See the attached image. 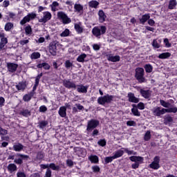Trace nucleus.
<instances>
[{
  "label": "nucleus",
  "mask_w": 177,
  "mask_h": 177,
  "mask_svg": "<svg viewBox=\"0 0 177 177\" xmlns=\"http://www.w3.org/2000/svg\"><path fill=\"white\" fill-rule=\"evenodd\" d=\"M122 150H124L125 153H127L129 156H131L132 154L135 155L136 154V152H133V151H129L128 149H122Z\"/></svg>",
  "instance_id": "13d9d810"
},
{
  "label": "nucleus",
  "mask_w": 177,
  "mask_h": 177,
  "mask_svg": "<svg viewBox=\"0 0 177 177\" xmlns=\"http://www.w3.org/2000/svg\"><path fill=\"white\" fill-rule=\"evenodd\" d=\"M88 7L89 8H93L94 9H97L99 7V1L96 0H92L88 2Z\"/></svg>",
  "instance_id": "a878e982"
},
{
  "label": "nucleus",
  "mask_w": 177,
  "mask_h": 177,
  "mask_svg": "<svg viewBox=\"0 0 177 177\" xmlns=\"http://www.w3.org/2000/svg\"><path fill=\"white\" fill-rule=\"evenodd\" d=\"M127 127H136V122L133 120H129L127 122Z\"/></svg>",
  "instance_id": "603ef678"
},
{
  "label": "nucleus",
  "mask_w": 177,
  "mask_h": 177,
  "mask_svg": "<svg viewBox=\"0 0 177 177\" xmlns=\"http://www.w3.org/2000/svg\"><path fill=\"white\" fill-rule=\"evenodd\" d=\"M77 88V91L79 93H86L88 92V86H84V84H79Z\"/></svg>",
  "instance_id": "a211bd4d"
},
{
  "label": "nucleus",
  "mask_w": 177,
  "mask_h": 177,
  "mask_svg": "<svg viewBox=\"0 0 177 177\" xmlns=\"http://www.w3.org/2000/svg\"><path fill=\"white\" fill-rule=\"evenodd\" d=\"M85 59H86V54L82 53L80 55L77 57L76 60L79 63H84V62H85Z\"/></svg>",
  "instance_id": "7c9ffc66"
},
{
  "label": "nucleus",
  "mask_w": 177,
  "mask_h": 177,
  "mask_svg": "<svg viewBox=\"0 0 177 177\" xmlns=\"http://www.w3.org/2000/svg\"><path fill=\"white\" fill-rule=\"evenodd\" d=\"M19 115H22V117H25L26 118L28 117H30L31 111L28 109H23L21 111H20Z\"/></svg>",
  "instance_id": "aec40b11"
},
{
  "label": "nucleus",
  "mask_w": 177,
  "mask_h": 177,
  "mask_svg": "<svg viewBox=\"0 0 177 177\" xmlns=\"http://www.w3.org/2000/svg\"><path fill=\"white\" fill-rule=\"evenodd\" d=\"M161 39H154L152 43V46L155 48V49H158L161 46Z\"/></svg>",
  "instance_id": "c756f323"
},
{
  "label": "nucleus",
  "mask_w": 177,
  "mask_h": 177,
  "mask_svg": "<svg viewBox=\"0 0 177 177\" xmlns=\"http://www.w3.org/2000/svg\"><path fill=\"white\" fill-rule=\"evenodd\" d=\"M150 168L152 169H160V157L155 156L153 161L149 165Z\"/></svg>",
  "instance_id": "f8f14e48"
},
{
  "label": "nucleus",
  "mask_w": 177,
  "mask_h": 177,
  "mask_svg": "<svg viewBox=\"0 0 177 177\" xmlns=\"http://www.w3.org/2000/svg\"><path fill=\"white\" fill-rule=\"evenodd\" d=\"M140 92L142 96L145 99H149V97H150V93L149 92V91H145L143 89H141Z\"/></svg>",
  "instance_id": "473e14b6"
},
{
  "label": "nucleus",
  "mask_w": 177,
  "mask_h": 177,
  "mask_svg": "<svg viewBox=\"0 0 177 177\" xmlns=\"http://www.w3.org/2000/svg\"><path fill=\"white\" fill-rule=\"evenodd\" d=\"M164 44L166 46V48H171V43H169V40H168V39H164Z\"/></svg>",
  "instance_id": "0e129e2a"
},
{
  "label": "nucleus",
  "mask_w": 177,
  "mask_h": 177,
  "mask_svg": "<svg viewBox=\"0 0 177 177\" xmlns=\"http://www.w3.org/2000/svg\"><path fill=\"white\" fill-rule=\"evenodd\" d=\"M17 67H19V64H15L12 62L7 63V68L9 73H16L17 70Z\"/></svg>",
  "instance_id": "ddd939ff"
},
{
  "label": "nucleus",
  "mask_w": 177,
  "mask_h": 177,
  "mask_svg": "<svg viewBox=\"0 0 177 177\" xmlns=\"http://www.w3.org/2000/svg\"><path fill=\"white\" fill-rule=\"evenodd\" d=\"M7 169L10 174H13V172L17 171V166L15 163H10L7 166Z\"/></svg>",
  "instance_id": "6ab92c4d"
},
{
  "label": "nucleus",
  "mask_w": 177,
  "mask_h": 177,
  "mask_svg": "<svg viewBox=\"0 0 177 177\" xmlns=\"http://www.w3.org/2000/svg\"><path fill=\"white\" fill-rule=\"evenodd\" d=\"M97 127H99V120L91 119L87 123L86 131L87 132H91V131H93Z\"/></svg>",
  "instance_id": "423d86ee"
},
{
  "label": "nucleus",
  "mask_w": 177,
  "mask_h": 177,
  "mask_svg": "<svg viewBox=\"0 0 177 177\" xmlns=\"http://www.w3.org/2000/svg\"><path fill=\"white\" fill-rule=\"evenodd\" d=\"M44 158H45V153H44V152L42 151L37 152V156H36V158L37 160H42Z\"/></svg>",
  "instance_id": "de8ad7c7"
},
{
  "label": "nucleus",
  "mask_w": 177,
  "mask_h": 177,
  "mask_svg": "<svg viewBox=\"0 0 177 177\" xmlns=\"http://www.w3.org/2000/svg\"><path fill=\"white\" fill-rule=\"evenodd\" d=\"M48 50L52 56H56L57 55V46L56 42H50L48 46Z\"/></svg>",
  "instance_id": "9b49d317"
},
{
  "label": "nucleus",
  "mask_w": 177,
  "mask_h": 177,
  "mask_svg": "<svg viewBox=\"0 0 177 177\" xmlns=\"http://www.w3.org/2000/svg\"><path fill=\"white\" fill-rule=\"evenodd\" d=\"M25 32L26 35H31L32 34V28L31 26L28 25L25 27Z\"/></svg>",
  "instance_id": "ea45409f"
},
{
  "label": "nucleus",
  "mask_w": 177,
  "mask_h": 177,
  "mask_svg": "<svg viewBox=\"0 0 177 177\" xmlns=\"http://www.w3.org/2000/svg\"><path fill=\"white\" fill-rule=\"evenodd\" d=\"M65 64V67L67 70H70V68H71V67H73V62H71V61L70 60H66L64 63Z\"/></svg>",
  "instance_id": "a18cd8bd"
},
{
  "label": "nucleus",
  "mask_w": 177,
  "mask_h": 177,
  "mask_svg": "<svg viewBox=\"0 0 177 177\" xmlns=\"http://www.w3.org/2000/svg\"><path fill=\"white\" fill-rule=\"evenodd\" d=\"M44 75V73H41L40 74L37 75L35 77V83L39 84V80H41V77Z\"/></svg>",
  "instance_id": "864d4df0"
},
{
  "label": "nucleus",
  "mask_w": 177,
  "mask_h": 177,
  "mask_svg": "<svg viewBox=\"0 0 177 177\" xmlns=\"http://www.w3.org/2000/svg\"><path fill=\"white\" fill-rule=\"evenodd\" d=\"M68 35H70V30L69 29H65L64 31H63L61 34H60V37H68Z\"/></svg>",
  "instance_id": "49530a36"
},
{
  "label": "nucleus",
  "mask_w": 177,
  "mask_h": 177,
  "mask_svg": "<svg viewBox=\"0 0 177 177\" xmlns=\"http://www.w3.org/2000/svg\"><path fill=\"white\" fill-rule=\"evenodd\" d=\"M17 177H27V176H26V174L24 172H21V171L17 172Z\"/></svg>",
  "instance_id": "338daca9"
},
{
  "label": "nucleus",
  "mask_w": 177,
  "mask_h": 177,
  "mask_svg": "<svg viewBox=\"0 0 177 177\" xmlns=\"http://www.w3.org/2000/svg\"><path fill=\"white\" fill-rule=\"evenodd\" d=\"M38 85H39V84L38 83H35L33 88H32V91H31L30 93H33V95H35V91H37V88H38Z\"/></svg>",
  "instance_id": "680f3d73"
},
{
  "label": "nucleus",
  "mask_w": 177,
  "mask_h": 177,
  "mask_svg": "<svg viewBox=\"0 0 177 177\" xmlns=\"http://www.w3.org/2000/svg\"><path fill=\"white\" fill-rule=\"evenodd\" d=\"M111 102V95H106L103 97H99L97 99L98 104H106V103H110Z\"/></svg>",
  "instance_id": "6e6552de"
},
{
  "label": "nucleus",
  "mask_w": 177,
  "mask_h": 177,
  "mask_svg": "<svg viewBox=\"0 0 177 177\" xmlns=\"http://www.w3.org/2000/svg\"><path fill=\"white\" fill-rule=\"evenodd\" d=\"M58 114H59L62 118H64V117L67 115V108L66 106H61L58 111Z\"/></svg>",
  "instance_id": "412c9836"
},
{
  "label": "nucleus",
  "mask_w": 177,
  "mask_h": 177,
  "mask_svg": "<svg viewBox=\"0 0 177 177\" xmlns=\"http://www.w3.org/2000/svg\"><path fill=\"white\" fill-rule=\"evenodd\" d=\"M151 111L153 115H156V117H160V115H164L165 113H176L177 108L174 107V108L166 109L164 108L161 109L160 107H155L152 109Z\"/></svg>",
  "instance_id": "f257e3e1"
},
{
  "label": "nucleus",
  "mask_w": 177,
  "mask_h": 177,
  "mask_svg": "<svg viewBox=\"0 0 177 177\" xmlns=\"http://www.w3.org/2000/svg\"><path fill=\"white\" fill-rule=\"evenodd\" d=\"M0 135L1 136H5L6 135H8V130L2 128L0 125Z\"/></svg>",
  "instance_id": "3c124183"
},
{
  "label": "nucleus",
  "mask_w": 177,
  "mask_h": 177,
  "mask_svg": "<svg viewBox=\"0 0 177 177\" xmlns=\"http://www.w3.org/2000/svg\"><path fill=\"white\" fill-rule=\"evenodd\" d=\"M97 145H99V146H101L102 147H104V146H106V140H100L97 142Z\"/></svg>",
  "instance_id": "bf43d9fd"
},
{
  "label": "nucleus",
  "mask_w": 177,
  "mask_h": 177,
  "mask_svg": "<svg viewBox=\"0 0 177 177\" xmlns=\"http://www.w3.org/2000/svg\"><path fill=\"white\" fill-rule=\"evenodd\" d=\"M106 31H107V28L104 26H95L92 29V34L94 37H96V38H100V36L106 34Z\"/></svg>",
  "instance_id": "f03ea898"
},
{
  "label": "nucleus",
  "mask_w": 177,
  "mask_h": 177,
  "mask_svg": "<svg viewBox=\"0 0 177 177\" xmlns=\"http://www.w3.org/2000/svg\"><path fill=\"white\" fill-rule=\"evenodd\" d=\"M177 3H176V0H170L169 2V9L172 10V9H175V8L176 7Z\"/></svg>",
  "instance_id": "f704fd0d"
},
{
  "label": "nucleus",
  "mask_w": 177,
  "mask_h": 177,
  "mask_svg": "<svg viewBox=\"0 0 177 177\" xmlns=\"http://www.w3.org/2000/svg\"><path fill=\"white\" fill-rule=\"evenodd\" d=\"M105 164H109V162H111V156H108L104 158Z\"/></svg>",
  "instance_id": "774afa93"
},
{
  "label": "nucleus",
  "mask_w": 177,
  "mask_h": 177,
  "mask_svg": "<svg viewBox=\"0 0 177 177\" xmlns=\"http://www.w3.org/2000/svg\"><path fill=\"white\" fill-rule=\"evenodd\" d=\"M75 12H77L78 13H81V12L84 11V6L81 4L75 3L74 5Z\"/></svg>",
  "instance_id": "c85d7f7f"
},
{
  "label": "nucleus",
  "mask_w": 177,
  "mask_h": 177,
  "mask_svg": "<svg viewBox=\"0 0 177 177\" xmlns=\"http://www.w3.org/2000/svg\"><path fill=\"white\" fill-rule=\"evenodd\" d=\"M41 57V54L38 52H34L30 55V59L37 60V59H39Z\"/></svg>",
  "instance_id": "a19ab883"
},
{
  "label": "nucleus",
  "mask_w": 177,
  "mask_h": 177,
  "mask_svg": "<svg viewBox=\"0 0 177 177\" xmlns=\"http://www.w3.org/2000/svg\"><path fill=\"white\" fill-rule=\"evenodd\" d=\"M151 138V134L150 133V131H147L145 135L144 139L145 140H150Z\"/></svg>",
  "instance_id": "8fccbe9b"
},
{
  "label": "nucleus",
  "mask_w": 177,
  "mask_h": 177,
  "mask_svg": "<svg viewBox=\"0 0 177 177\" xmlns=\"http://www.w3.org/2000/svg\"><path fill=\"white\" fill-rule=\"evenodd\" d=\"M75 30L77 34H82V32H84V28H82L78 24H75Z\"/></svg>",
  "instance_id": "72a5a7b5"
},
{
  "label": "nucleus",
  "mask_w": 177,
  "mask_h": 177,
  "mask_svg": "<svg viewBox=\"0 0 177 177\" xmlns=\"http://www.w3.org/2000/svg\"><path fill=\"white\" fill-rule=\"evenodd\" d=\"M66 165L72 168V167H74V162H73L71 159H68L66 160Z\"/></svg>",
  "instance_id": "052dcab7"
},
{
  "label": "nucleus",
  "mask_w": 177,
  "mask_h": 177,
  "mask_svg": "<svg viewBox=\"0 0 177 177\" xmlns=\"http://www.w3.org/2000/svg\"><path fill=\"white\" fill-rule=\"evenodd\" d=\"M44 177H52V170L48 168L46 169Z\"/></svg>",
  "instance_id": "4d7b16f0"
},
{
  "label": "nucleus",
  "mask_w": 177,
  "mask_h": 177,
  "mask_svg": "<svg viewBox=\"0 0 177 177\" xmlns=\"http://www.w3.org/2000/svg\"><path fill=\"white\" fill-rule=\"evenodd\" d=\"M150 19V14H145L142 16V17L140 19V22L141 24H145L147 20Z\"/></svg>",
  "instance_id": "cd10ccee"
},
{
  "label": "nucleus",
  "mask_w": 177,
  "mask_h": 177,
  "mask_svg": "<svg viewBox=\"0 0 177 177\" xmlns=\"http://www.w3.org/2000/svg\"><path fill=\"white\" fill-rule=\"evenodd\" d=\"M48 124L49 122L48 120H42L39 122L38 127L40 128V129H44V128H45Z\"/></svg>",
  "instance_id": "c9c22d12"
},
{
  "label": "nucleus",
  "mask_w": 177,
  "mask_h": 177,
  "mask_svg": "<svg viewBox=\"0 0 177 177\" xmlns=\"http://www.w3.org/2000/svg\"><path fill=\"white\" fill-rule=\"evenodd\" d=\"M131 113H133V115L136 117H140V112H139V110H138V108L133 107L131 109Z\"/></svg>",
  "instance_id": "c03bdc74"
},
{
  "label": "nucleus",
  "mask_w": 177,
  "mask_h": 177,
  "mask_svg": "<svg viewBox=\"0 0 177 177\" xmlns=\"http://www.w3.org/2000/svg\"><path fill=\"white\" fill-rule=\"evenodd\" d=\"M48 168L53 169V171H60V166L56 165L55 163H50Z\"/></svg>",
  "instance_id": "2f4dec72"
},
{
  "label": "nucleus",
  "mask_w": 177,
  "mask_h": 177,
  "mask_svg": "<svg viewBox=\"0 0 177 177\" xmlns=\"http://www.w3.org/2000/svg\"><path fill=\"white\" fill-rule=\"evenodd\" d=\"M88 160L91 164H99V157L96 155H91L88 156Z\"/></svg>",
  "instance_id": "5701e85b"
},
{
  "label": "nucleus",
  "mask_w": 177,
  "mask_h": 177,
  "mask_svg": "<svg viewBox=\"0 0 177 177\" xmlns=\"http://www.w3.org/2000/svg\"><path fill=\"white\" fill-rule=\"evenodd\" d=\"M43 17L39 19V23H48L52 19V14L49 11L43 12Z\"/></svg>",
  "instance_id": "1a4fd4ad"
},
{
  "label": "nucleus",
  "mask_w": 177,
  "mask_h": 177,
  "mask_svg": "<svg viewBox=\"0 0 177 177\" xmlns=\"http://www.w3.org/2000/svg\"><path fill=\"white\" fill-rule=\"evenodd\" d=\"M37 68H44V70H50V65L47 62H42L37 65Z\"/></svg>",
  "instance_id": "b1692460"
},
{
  "label": "nucleus",
  "mask_w": 177,
  "mask_h": 177,
  "mask_svg": "<svg viewBox=\"0 0 177 177\" xmlns=\"http://www.w3.org/2000/svg\"><path fill=\"white\" fill-rule=\"evenodd\" d=\"M107 16L104 13V11L103 10H100L98 11V21L99 23H104L106 21V18Z\"/></svg>",
  "instance_id": "dca6fc26"
},
{
  "label": "nucleus",
  "mask_w": 177,
  "mask_h": 177,
  "mask_svg": "<svg viewBox=\"0 0 177 177\" xmlns=\"http://www.w3.org/2000/svg\"><path fill=\"white\" fill-rule=\"evenodd\" d=\"M91 169H93V172H94L95 174L100 172V167L97 165L92 166Z\"/></svg>",
  "instance_id": "09e8293b"
},
{
  "label": "nucleus",
  "mask_w": 177,
  "mask_h": 177,
  "mask_svg": "<svg viewBox=\"0 0 177 177\" xmlns=\"http://www.w3.org/2000/svg\"><path fill=\"white\" fill-rule=\"evenodd\" d=\"M127 97L130 103H139V98L135 97L133 93H129Z\"/></svg>",
  "instance_id": "f3484780"
},
{
  "label": "nucleus",
  "mask_w": 177,
  "mask_h": 177,
  "mask_svg": "<svg viewBox=\"0 0 177 177\" xmlns=\"http://www.w3.org/2000/svg\"><path fill=\"white\" fill-rule=\"evenodd\" d=\"M129 160L133 162H135L131 165V168H133V169H136L139 168V165L143 162L144 159L143 157L141 156H131Z\"/></svg>",
  "instance_id": "7ed1b4c3"
},
{
  "label": "nucleus",
  "mask_w": 177,
  "mask_h": 177,
  "mask_svg": "<svg viewBox=\"0 0 177 177\" xmlns=\"http://www.w3.org/2000/svg\"><path fill=\"white\" fill-rule=\"evenodd\" d=\"M34 97V93H29L28 94H26L23 96V100L24 102H28L32 97Z\"/></svg>",
  "instance_id": "bb28decb"
},
{
  "label": "nucleus",
  "mask_w": 177,
  "mask_h": 177,
  "mask_svg": "<svg viewBox=\"0 0 177 177\" xmlns=\"http://www.w3.org/2000/svg\"><path fill=\"white\" fill-rule=\"evenodd\" d=\"M0 50H2L5 48L6 44H8V38L5 37V33L0 32Z\"/></svg>",
  "instance_id": "4468645a"
},
{
  "label": "nucleus",
  "mask_w": 177,
  "mask_h": 177,
  "mask_svg": "<svg viewBox=\"0 0 177 177\" xmlns=\"http://www.w3.org/2000/svg\"><path fill=\"white\" fill-rule=\"evenodd\" d=\"M14 151H22L23 149H24V145L20 142H18L16 145H14L12 147Z\"/></svg>",
  "instance_id": "4be33fe9"
},
{
  "label": "nucleus",
  "mask_w": 177,
  "mask_h": 177,
  "mask_svg": "<svg viewBox=\"0 0 177 177\" xmlns=\"http://www.w3.org/2000/svg\"><path fill=\"white\" fill-rule=\"evenodd\" d=\"M120 57L119 55L111 57V62H120Z\"/></svg>",
  "instance_id": "e2e57ef3"
},
{
  "label": "nucleus",
  "mask_w": 177,
  "mask_h": 177,
  "mask_svg": "<svg viewBox=\"0 0 177 177\" xmlns=\"http://www.w3.org/2000/svg\"><path fill=\"white\" fill-rule=\"evenodd\" d=\"M16 89L17 91H22V92H24L26 91V88H27V82L26 81H22L19 82L18 84L15 86Z\"/></svg>",
  "instance_id": "2eb2a0df"
},
{
  "label": "nucleus",
  "mask_w": 177,
  "mask_h": 177,
  "mask_svg": "<svg viewBox=\"0 0 177 177\" xmlns=\"http://www.w3.org/2000/svg\"><path fill=\"white\" fill-rule=\"evenodd\" d=\"M39 111L40 113H45L46 111H48V108L45 105H42L39 107Z\"/></svg>",
  "instance_id": "6e6d98bb"
},
{
  "label": "nucleus",
  "mask_w": 177,
  "mask_h": 177,
  "mask_svg": "<svg viewBox=\"0 0 177 177\" xmlns=\"http://www.w3.org/2000/svg\"><path fill=\"white\" fill-rule=\"evenodd\" d=\"M17 157H19L14 160V162L17 164V165H21V164H23V160H28V158H30L28 155L22 153H17Z\"/></svg>",
  "instance_id": "0eeeda50"
},
{
  "label": "nucleus",
  "mask_w": 177,
  "mask_h": 177,
  "mask_svg": "<svg viewBox=\"0 0 177 177\" xmlns=\"http://www.w3.org/2000/svg\"><path fill=\"white\" fill-rule=\"evenodd\" d=\"M168 57H171L170 53H162L158 55L159 59H168Z\"/></svg>",
  "instance_id": "4c0bfd02"
},
{
  "label": "nucleus",
  "mask_w": 177,
  "mask_h": 177,
  "mask_svg": "<svg viewBox=\"0 0 177 177\" xmlns=\"http://www.w3.org/2000/svg\"><path fill=\"white\" fill-rule=\"evenodd\" d=\"M19 23H20L21 26H24V24H26V23H30V19L26 15L20 21Z\"/></svg>",
  "instance_id": "37998d69"
},
{
  "label": "nucleus",
  "mask_w": 177,
  "mask_h": 177,
  "mask_svg": "<svg viewBox=\"0 0 177 177\" xmlns=\"http://www.w3.org/2000/svg\"><path fill=\"white\" fill-rule=\"evenodd\" d=\"M137 107L139 110H145V104L143 102H140L138 104Z\"/></svg>",
  "instance_id": "69168bd1"
},
{
  "label": "nucleus",
  "mask_w": 177,
  "mask_h": 177,
  "mask_svg": "<svg viewBox=\"0 0 177 177\" xmlns=\"http://www.w3.org/2000/svg\"><path fill=\"white\" fill-rule=\"evenodd\" d=\"M144 68L146 73H151L153 71V66L150 64H145Z\"/></svg>",
  "instance_id": "58836bf2"
},
{
  "label": "nucleus",
  "mask_w": 177,
  "mask_h": 177,
  "mask_svg": "<svg viewBox=\"0 0 177 177\" xmlns=\"http://www.w3.org/2000/svg\"><path fill=\"white\" fill-rule=\"evenodd\" d=\"M57 15L59 20H62L63 24H70L71 23V19L64 12L59 11Z\"/></svg>",
  "instance_id": "20e7f679"
},
{
  "label": "nucleus",
  "mask_w": 177,
  "mask_h": 177,
  "mask_svg": "<svg viewBox=\"0 0 177 177\" xmlns=\"http://www.w3.org/2000/svg\"><path fill=\"white\" fill-rule=\"evenodd\" d=\"M136 78H137L139 82H145V69L143 68H137L136 69Z\"/></svg>",
  "instance_id": "39448f33"
},
{
  "label": "nucleus",
  "mask_w": 177,
  "mask_h": 177,
  "mask_svg": "<svg viewBox=\"0 0 177 177\" xmlns=\"http://www.w3.org/2000/svg\"><path fill=\"white\" fill-rule=\"evenodd\" d=\"M124 155V150L120 149L114 153V155L111 157L112 160H115V158H119V157H122Z\"/></svg>",
  "instance_id": "393cba45"
},
{
  "label": "nucleus",
  "mask_w": 177,
  "mask_h": 177,
  "mask_svg": "<svg viewBox=\"0 0 177 177\" xmlns=\"http://www.w3.org/2000/svg\"><path fill=\"white\" fill-rule=\"evenodd\" d=\"M160 103L161 106H162L163 107H166V108L169 107V103H168L162 100H160Z\"/></svg>",
  "instance_id": "5fc2aeb1"
},
{
  "label": "nucleus",
  "mask_w": 177,
  "mask_h": 177,
  "mask_svg": "<svg viewBox=\"0 0 177 177\" xmlns=\"http://www.w3.org/2000/svg\"><path fill=\"white\" fill-rule=\"evenodd\" d=\"M63 86L67 89H77V85L70 80H64Z\"/></svg>",
  "instance_id": "9d476101"
},
{
  "label": "nucleus",
  "mask_w": 177,
  "mask_h": 177,
  "mask_svg": "<svg viewBox=\"0 0 177 177\" xmlns=\"http://www.w3.org/2000/svg\"><path fill=\"white\" fill-rule=\"evenodd\" d=\"M26 16L29 18L30 21H31V20H35L37 18V14L34 12L28 13Z\"/></svg>",
  "instance_id": "79ce46f5"
},
{
  "label": "nucleus",
  "mask_w": 177,
  "mask_h": 177,
  "mask_svg": "<svg viewBox=\"0 0 177 177\" xmlns=\"http://www.w3.org/2000/svg\"><path fill=\"white\" fill-rule=\"evenodd\" d=\"M13 28V23L12 22H7L4 26L5 31H10Z\"/></svg>",
  "instance_id": "e433bc0d"
}]
</instances>
